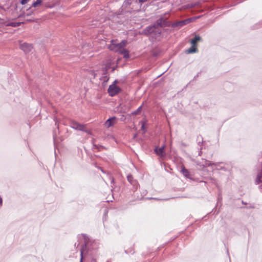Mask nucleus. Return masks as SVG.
Instances as JSON below:
<instances>
[{"mask_svg":"<svg viewBox=\"0 0 262 262\" xmlns=\"http://www.w3.org/2000/svg\"><path fill=\"white\" fill-rule=\"evenodd\" d=\"M81 235L83 237L84 243L80 248V262H83L84 256L88 254L93 250H95L98 248V243L91 238L88 235L82 233Z\"/></svg>","mask_w":262,"mask_h":262,"instance_id":"nucleus-1","label":"nucleus"},{"mask_svg":"<svg viewBox=\"0 0 262 262\" xmlns=\"http://www.w3.org/2000/svg\"><path fill=\"white\" fill-rule=\"evenodd\" d=\"M70 126L75 130L83 132L88 135H92V132L87 128L86 124H81L77 121H72L70 123Z\"/></svg>","mask_w":262,"mask_h":262,"instance_id":"nucleus-2","label":"nucleus"},{"mask_svg":"<svg viewBox=\"0 0 262 262\" xmlns=\"http://www.w3.org/2000/svg\"><path fill=\"white\" fill-rule=\"evenodd\" d=\"M70 126L75 130L83 132L88 135H92V132L87 128L86 124H81L77 121H72L70 123Z\"/></svg>","mask_w":262,"mask_h":262,"instance_id":"nucleus-3","label":"nucleus"},{"mask_svg":"<svg viewBox=\"0 0 262 262\" xmlns=\"http://www.w3.org/2000/svg\"><path fill=\"white\" fill-rule=\"evenodd\" d=\"M70 126L75 130L83 132L88 135H92V132L87 128L86 124H81L77 121H72L70 123Z\"/></svg>","mask_w":262,"mask_h":262,"instance_id":"nucleus-4","label":"nucleus"},{"mask_svg":"<svg viewBox=\"0 0 262 262\" xmlns=\"http://www.w3.org/2000/svg\"><path fill=\"white\" fill-rule=\"evenodd\" d=\"M257 165L259 167L256 179L254 181L255 185H258L262 183V152L259 155L257 159Z\"/></svg>","mask_w":262,"mask_h":262,"instance_id":"nucleus-5","label":"nucleus"},{"mask_svg":"<svg viewBox=\"0 0 262 262\" xmlns=\"http://www.w3.org/2000/svg\"><path fill=\"white\" fill-rule=\"evenodd\" d=\"M166 14L160 16V17L154 24L156 27H165L171 26L170 21H167V17L165 16Z\"/></svg>","mask_w":262,"mask_h":262,"instance_id":"nucleus-6","label":"nucleus"},{"mask_svg":"<svg viewBox=\"0 0 262 262\" xmlns=\"http://www.w3.org/2000/svg\"><path fill=\"white\" fill-rule=\"evenodd\" d=\"M193 19V18H189L184 20H180L172 24L171 27L173 28H177V29H179L183 26L192 22Z\"/></svg>","mask_w":262,"mask_h":262,"instance_id":"nucleus-7","label":"nucleus"},{"mask_svg":"<svg viewBox=\"0 0 262 262\" xmlns=\"http://www.w3.org/2000/svg\"><path fill=\"white\" fill-rule=\"evenodd\" d=\"M111 43L108 46V48L110 50L120 53L123 49V48L121 47V45L119 43H117L116 41L114 39L111 40Z\"/></svg>","mask_w":262,"mask_h":262,"instance_id":"nucleus-8","label":"nucleus"},{"mask_svg":"<svg viewBox=\"0 0 262 262\" xmlns=\"http://www.w3.org/2000/svg\"><path fill=\"white\" fill-rule=\"evenodd\" d=\"M127 180L130 185L133 186L132 190L134 192L136 191L139 186L137 180L135 179L131 174L127 175Z\"/></svg>","mask_w":262,"mask_h":262,"instance_id":"nucleus-9","label":"nucleus"},{"mask_svg":"<svg viewBox=\"0 0 262 262\" xmlns=\"http://www.w3.org/2000/svg\"><path fill=\"white\" fill-rule=\"evenodd\" d=\"M116 81H115L114 83L111 85L108 89V93L111 97L114 96L120 91V88L115 85V83Z\"/></svg>","mask_w":262,"mask_h":262,"instance_id":"nucleus-10","label":"nucleus"},{"mask_svg":"<svg viewBox=\"0 0 262 262\" xmlns=\"http://www.w3.org/2000/svg\"><path fill=\"white\" fill-rule=\"evenodd\" d=\"M20 48L26 53L30 52L33 49L32 45L26 42H20Z\"/></svg>","mask_w":262,"mask_h":262,"instance_id":"nucleus-11","label":"nucleus"},{"mask_svg":"<svg viewBox=\"0 0 262 262\" xmlns=\"http://www.w3.org/2000/svg\"><path fill=\"white\" fill-rule=\"evenodd\" d=\"M165 148V145L164 144L160 148L156 147L154 149V151L157 155L160 156L161 158H163L166 155L164 153Z\"/></svg>","mask_w":262,"mask_h":262,"instance_id":"nucleus-12","label":"nucleus"},{"mask_svg":"<svg viewBox=\"0 0 262 262\" xmlns=\"http://www.w3.org/2000/svg\"><path fill=\"white\" fill-rule=\"evenodd\" d=\"M155 27H156L155 25L154 24L152 25H150L147 26L145 29H144L142 32V34L145 35L146 36H148L152 33L154 30L155 29Z\"/></svg>","mask_w":262,"mask_h":262,"instance_id":"nucleus-13","label":"nucleus"},{"mask_svg":"<svg viewBox=\"0 0 262 262\" xmlns=\"http://www.w3.org/2000/svg\"><path fill=\"white\" fill-rule=\"evenodd\" d=\"M181 172L186 178L192 180V175L190 173L188 170L186 169L184 166L182 167Z\"/></svg>","mask_w":262,"mask_h":262,"instance_id":"nucleus-14","label":"nucleus"},{"mask_svg":"<svg viewBox=\"0 0 262 262\" xmlns=\"http://www.w3.org/2000/svg\"><path fill=\"white\" fill-rule=\"evenodd\" d=\"M115 116L110 117L105 122V125L107 127H110L114 125L115 121L117 120Z\"/></svg>","mask_w":262,"mask_h":262,"instance_id":"nucleus-15","label":"nucleus"},{"mask_svg":"<svg viewBox=\"0 0 262 262\" xmlns=\"http://www.w3.org/2000/svg\"><path fill=\"white\" fill-rule=\"evenodd\" d=\"M120 54L122 55L123 57L125 58H128L129 57V52L128 50L123 48L120 53Z\"/></svg>","mask_w":262,"mask_h":262,"instance_id":"nucleus-16","label":"nucleus"},{"mask_svg":"<svg viewBox=\"0 0 262 262\" xmlns=\"http://www.w3.org/2000/svg\"><path fill=\"white\" fill-rule=\"evenodd\" d=\"M203 164L204 165H203V168L209 167L212 165H216L215 163H213L210 161L207 160L206 159H204Z\"/></svg>","mask_w":262,"mask_h":262,"instance_id":"nucleus-17","label":"nucleus"},{"mask_svg":"<svg viewBox=\"0 0 262 262\" xmlns=\"http://www.w3.org/2000/svg\"><path fill=\"white\" fill-rule=\"evenodd\" d=\"M143 104V103L139 106L138 108L134 111H133L130 114H127V116H130V115H137L139 114V113L141 111L142 108V105Z\"/></svg>","mask_w":262,"mask_h":262,"instance_id":"nucleus-18","label":"nucleus"},{"mask_svg":"<svg viewBox=\"0 0 262 262\" xmlns=\"http://www.w3.org/2000/svg\"><path fill=\"white\" fill-rule=\"evenodd\" d=\"M161 31L159 29L158 27H155V29L154 30V31L152 32V33L154 36L155 37H159L161 35Z\"/></svg>","mask_w":262,"mask_h":262,"instance_id":"nucleus-19","label":"nucleus"},{"mask_svg":"<svg viewBox=\"0 0 262 262\" xmlns=\"http://www.w3.org/2000/svg\"><path fill=\"white\" fill-rule=\"evenodd\" d=\"M161 31L159 29L158 27H155V29L154 30V31L152 32V33L154 36L155 37H159L161 35Z\"/></svg>","mask_w":262,"mask_h":262,"instance_id":"nucleus-20","label":"nucleus"},{"mask_svg":"<svg viewBox=\"0 0 262 262\" xmlns=\"http://www.w3.org/2000/svg\"><path fill=\"white\" fill-rule=\"evenodd\" d=\"M201 39V38L199 36L196 35L194 38L191 39L190 42L192 44V45H193V46H195L196 45V42L200 40Z\"/></svg>","mask_w":262,"mask_h":262,"instance_id":"nucleus-21","label":"nucleus"},{"mask_svg":"<svg viewBox=\"0 0 262 262\" xmlns=\"http://www.w3.org/2000/svg\"><path fill=\"white\" fill-rule=\"evenodd\" d=\"M44 0H36L32 4V7L36 8L38 6H41L42 5V2Z\"/></svg>","mask_w":262,"mask_h":262,"instance_id":"nucleus-22","label":"nucleus"},{"mask_svg":"<svg viewBox=\"0 0 262 262\" xmlns=\"http://www.w3.org/2000/svg\"><path fill=\"white\" fill-rule=\"evenodd\" d=\"M21 24H23V22H12L7 24V26L16 27L20 26Z\"/></svg>","mask_w":262,"mask_h":262,"instance_id":"nucleus-23","label":"nucleus"},{"mask_svg":"<svg viewBox=\"0 0 262 262\" xmlns=\"http://www.w3.org/2000/svg\"><path fill=\"white\" fill-rule=\"evenodd\" d=\"M146 122V121L141 120L140 121V123L141 124V129L143 131L144 133H145L146 132V128L145 126Z\"/></svg>","mask_w":262,"mask_h":262,"instance_id":"nucleus-24","label":"nucleus"},{"mask_svg":"<svg viewBox=\"0 0 262 262\" xmlns=\"http://www.w3.org/2000/svg\"><path fill=\"white\" fill-rule=\"evenodd\" d=\"M197 51V49L195 47V46H192L190 48L186 50V53L189 54L195 53Z\"/></svg>","mask_w":262,"mask_h":262,"instance_id":"nucleus-25","label":"nucleus"},{"mask_svg":"<svg viewBox=\"0 0 262 262\" xmlns=\"http://www.w3.org/2000/svg\"><path fill=\"white\" fill-rule=\"evenodd\" d=\"M33 13V11L31 9V8L27 10L26 12H24V17L32 15Z\"/></svg>","mask_w":262,"mask_h":262,"instance_id":"nucleus-26","label":"nucleus"},{"mask_svg":"<svg viewBox=\"0 0 262 262\" xmlns=\"http://www.w3.org/2000/svg\"><path fill=\"white\" fill-rule=\"evenodd\" d=\"M125 252L126 254H130L133 255V254L135 253V250L133 247H131L128 249L125 250Z\"/></svg>","mask_w":262,"mask_h":262,"instance_id":"nucleus-27","label":"nucleus"},{"mask_svg":"<svg viewBox=\"0 0 262 262\" xmlns=\"http://www.w3.org/2000/svg\"><path fill=\"white\" fill-rule=\"evenodd\" d=\"M196 142H204L203 138L202 136L200 135H198L196 137Z\"/></svg>","mask_w":262,"mask_h":262,"instance_id":"nucleus-28","label":"nucleus"},{"mask_svg":"<svg viewBox=\"0 0 262 262\" xmlns=\"http://www.w3.org/2000/svg\"><path fill=\"white\" fill-rule=\"evenodd\" d=\"M127 43V40H123L121 41V42H120L119 43L121 45V47H122L123 48H124V47L126 45Z\"/></svg>","mask_w":262,"mask_h":262,"instance_id":"nucleus-29","label":"nucleus"},{"mask_svg":"<svg viewBox=\"0 0 262 262\" xmlns=\"http://www.w3.org/2000/svg\"><path fill=\"white\" fill-rule=\"evenodd\" d=\"M203 161H204V159H202V161H196V165L199 166L201 168H203V165H204Z\"/></svg>","mask_w":262,"mask_h":262,"instance_id":"nucleus-30","label":"nucleus"},{"mask_svg":"<svg viewBox=\"0 0 262 262\" xmlns=\"http://www.w3.org/2000/svg\"><path fill=\"white\" fill-rule=\"evenodd\" d=\"M29 0H21L20 3L22 5H25V4H27L28 3V2H29Z\"/></svg>","mask_w":262,"mask_h":262,"instance_id":"nucleus-31","label":"nucleus"},{"mask_svg":"<svg viewBox=\"0 0 262 262\" xmlns=\"http://www.w3.org/2000/svg\"><path fill=\"white\" fill-rule=\"evenodd\" d=\"M141 193L143 196H144L147 193V191L146 190H143Z\"/></svg>","mask_w":262,"mask_h":262,"instance_id":"nucleus-32","label":"nucleus"},{"mask_svg":"<svg viewBox=\"0 0 262 262\" xmlns=\"http://www.w3.org/2000/svg\"><path fill=\"white\" fill-rule=\"evenodd\" d=\"M126 119V117L122 115L121 117L120 118V120L122 121H125V120Z\"/></svg>","mask_w":262,"mask_h":262,"instance_id":"nucleus-33","label":"nucleus"},{"mask_svg":"<svg viewBox=\"0 0 262 262\" xmlns=\"http://www.w3.org/2000/svg\"><path fill=\"white\" fill-rule=\"evenodd\" d=\"M93 146L95 148H98L99 147H103L102 145H97V144H93Z\"/></svg>","mask_w":262,"mask_h":262,"instance_id":"nucleus-34","label":"nucleus"},{"mask_svg":"<svg viewBox=\"0 0 262 262\" xmlns=\"http://www.w3.org/2000/svg\"><path fill=\"white\" fill-rule=\"evenodd\" d=\"M2 205H3V199L0 196V208L2 207Z\"/></svg>","mask_w":262,"mask_h":262,"instance_id":"nucleus-35","label":"nucleus"},{"mask_svg":"<svg viewBox=\"0 0 262 262\" xmlns=\"http://www.w3.org/2000/svg\"><path fill=\"white\" fill-rule=\"evenodd\" d=\"M203 143V142H197L198 145L200 147L202 145Z\"/></svg>","mask_w":262,"mask_h":262,"instance_id":"nucleus-36","label":"nucleus"},{"mask_svg":"<svg viewBox=\"0 0 262 262\" xmlns=\"http://www.w3.org/2000/svg\"><path fill=\"white\" fill-rule=\"evenodd\" d=\"M202 148L201 147L200 149L199 152V156H201L202 155Z\"/></svg>","mask_w":262,"mask_h":262,"instance_id":"nucleus-37","label":"nucleus"},{"mask_svg":"<svg viewBox=\"0 0 262 262\" xmlns=\"http://www.w3.org/2000/svg\"><path fill=\"white\" fill-rule=\"evenodd\" d=\"M103 78H104V81H107L108 79V78H107V76L103 77Z\"/></svg>","mask_w":262,"mask_h":262,"instance_id":"nucleus-38","label":"nucleus"},{"mask_svg":"<svg viewBox=\"0 0 262 262\" xmlns=\"http://www.w3.org/2000/svg\"><path fill=\"white\" fill-rule=\"evenodd\" d=\"M91 262H97L95 258H92L91 260Z\"/></svg>","mask_w":262,"mask_h":262,"instance_id":"nucleus-39","label":"nucleus"},{"mask_svg":"<svg viewBox=\"0 0 262 262\" xmlns=\"http://www.w3.org/2000/svg\"><path fill=\"white\" fill-rule=\"evenodd\" d=\"M242 204L245 205H246L247 204V203L246 202H244L243 200L242 201Z\"/></svg>","mask_w":262,"mask_h":262,"instance_id":"nucleus-40","label":"nucleus"},{"mask_svg":"<svg viewBox=\"0 0 262 262\" xmlns=\"http://www.w3.org/2000/svg\"><path fill=\"white\" fill-rule=\"evenodd\" d=\"M249 208H254V206L253 205H250L249 207Z\"/></svg>","mask_w":262,"mask_h":262,"instance_id":"nucleus-41","label":"nucleus"},{"mask_svg":"<svg viewBox=\"0 0 262 262\" xmlns=\"http://www.w3.org/2000/svg\"><path fill=\"white\" fill-rule=\"evenodd\" d=\"M27 20L29 21H34V20H32V19H28Z\"/></svg>","mask_w":262,"mask_h":262,"instance_id":"nucleus-42","label":"nucleus"},{"mask_svg":"<svg viewBox=\"0 0 262 262\" xmlns=\"http://www.w3.org/2000/svg\"><path fill=\"white\" fill-rule=\"evenodd\" d=\"M182 145H183V146H186V145L185 144H184V143H183V144H182Z\"/></svg>","mask_w":262,"mask_h":262,"instance_id":"nucleus-43","label":"nucleus"},{"mask_svg":"<svg viewBox=\"0 0 262 262\" xmlns=\"http://www.w3.org/2000/svg\"><path fill=\"white\" fill-rule=\"evenodd\" d=\"M212 180H213V181H215V179H212Z\"/></svg>","mask_w":262,"mask_h":262,"instance_id":"nucleus-44","label":"nucleus"},{"mask_svg":"<svg viewBox=\"0 0 262 262\" xmlns=\"http://www.w3.org/2000/svg\"><path fill=\"white\" fill-rule=\"evenodd\" d=\"M106 213H107V211H106V212L105 213V214H106Z\"/></svg>","mask_w":262,"mask_h":262,"instance_id":"nucleus-45","label":"nucleus"},{"mask_svg":"<svg viewBox=\"0 0 262 262\" xmlns=\"http://www.w3.org/2000/svg\"><path fill=\"white\" fill-rule=\"evenodd\" d=\"M106 213H107V211H106V212L105 213V214H106Z\"/></svg>","mask_w":262,"mask_h":262,"instance_id":"nucleus-46","label":"nucleus"}]
</instances>
